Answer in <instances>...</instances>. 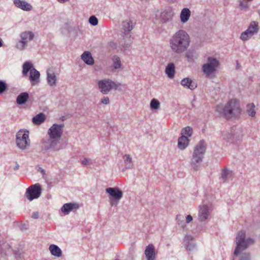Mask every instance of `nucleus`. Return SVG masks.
Returning a JSON list of instances; mask_svg holds the SVG:
<instances>
[{
	"label": "nucleus",
	"instance_id": "79ce46f5",
	"mask_svg": "<svg viewBox=\"0 0 260 260\" xmlns=\"http://www.w3.org/2000/svg\"><path fill=\"white\" fill-rule=\"evenodd\" d=\"M89 22L91 25L95 26L98 24V19L95 16H91L89 18Z\"/></svg>",
	"mask_w": 260,
	"mask_h": 260
},
{
	"label": "nucleus",
	"instance_id": "a878e982",
	"mask_svg": "<svg viewBox=\"0 0 260 260\" xmlns=\"http://www.w3.org/2000/svg\"><path fill=\"white\" fill-rule=\"evenodd\" d=\"M233 175L232 171L226 168H223L221 172L220 179L223 182L231 179Z\"/></svg>",
	"mask_w": 260,
	"mask_h": 260
},
{
	"label": "nucleus",
	"instance_id": "f03ea898",
	"mask_svg": "<svg viewBox=\"0 0 260 260\" xmlns=\"http://www.w3.org/2000/svg\"><path fill=\"white\" fill-rule=\"evenodd\" d=\"M190 43L189 35L182 29L177 31L169 40V45L172 51L177 54H182L187 51Z\"/></svg>",
	"mask_w": 260,
	"mask_h": 260
},
{
	"label": "nucleus",
	"instance_id": "9b49d317",
	"mask_svg": "<svg viewBox=\"0 0 260 260\" xmlns=\"http://www.w3.org/2000/svg\"><path fill=\"white\" fill-rule=\"evenodd\" d=\"M120 85L109 79L101 80L98 82L99 89L104 94H108L112 89H117Z\"/></svg>",
	"mask_w": 260,
	"mask_h": 260
},
{
	"label": "nucleus",
	"instance_id": "f3484780",
	"mask_svg": "<svg viewBox=\"0 0 260 260\" xmlns=\"http://www.w3.org/2000/svg\"><path fill=\"white\" fill-rule=\"evenodd\" d=\"M210 214V209L207 205H203L199 206L198 219L200 221H205L207 219Z\"/></svg>",
	"mask_w": 260,
	"mask_h": 260
},
{
	"label": "nucleus",
	"instance_id": "5fc2aeb1",
	"mask_svg": "<svg viewBox=\"0 0 260 260\" xmlns=\"http://www.w3.org/2000/svg\"><path fill=\"white\" fill-rule=\"evenodd\" d=\"M218 107H217V111H218Z\"/></svg>",
	"mask_w": 260,
	"mask_h": 260
},
{
	"label": "nucleus",
	"instance_id": "8fccbe9b",
	"mask_svg": "<svg viewBox=\"0 0 260 260\" xmlns=\"http://www.w3.org/2000/svg\"><path fill=\"white\" fill-rule=\"evenodd\" d=\"M19 169V165L17 162H16L15 166L14 167L13 170L14 171H17Z\"/></svg>",
	"mask_w": 260,
	"mask_h": 260
},
{
	"label": "nucleus",
	"instance_id": "473e14b6",
	"mask_svg": "<svg viewBox=\"0 0 260 260\" xmlns=\"http://www.w3.org/2000/svg\"><path fill=\"white\" fill-rule=\"evenodd\" d=\"M175 72V67L173 63H169L166 67L165 73L170 78L174 77Z\"/></svg>",
	"mask_w": 260,
	"mask_h": 260
},
{
	"label": "nucleus",
	"instance_id": "7ed1b4c3",
	"mask_svg": "<svg viewBox=\"0 0 260 260\" xmlns=\"http://www.w3.org/2000/svg\"><path fill=\"white\" fill-rule=\"evenodd\" d=\"M206 150V145L204 140H201L194 147L190 165L194 169L197 170L203 160Z\"/></svg>",
	"mask_w": 260,
	"mask_h": 260
},
{
	"label": "nucleus",
	"instance_id": "c03bdc74",
	"mask_svg": "<svg viewBox=\"0 0 260 260\" xmlns=\"http://www.w3.org/2000/svg\"><path fill=\"white\" fill-rule=\"evenodd\" d=\"M7 87V85L6 83L4 81L1 80V94L5 91Z\"/></svg>",
	"mask_w": 260,
	"mask_h": 260
},
{
	"label": "nucleus",
	"instance_id": "de8ad7c7",
	"mask_svg": "<svg viewBox=\"0 0 260 260\" xmlns=\"http://www.w3.org/2000/svg\"><path fill=\"white\" fill-rule=\"evenodd\" d=\"M89 159L85 158L81 161V164L83 166H86L89 162Z\"/></svg>",
	"mask_w": 260,
	"mask_h": 260
},
{
	"label": "nucleus",
	"instance_id": "4c0bfd02",
	"mask_svg": "<svg viewBox=\"0 0 260 260\" xmlns=\"http://www.w3.org/2000/svg\"><path fill=\"white\" fill-rule=\"evenodd\" d=\"M192 134V128L190 126H186L182 129L181 136H187V138L191 136Z\"/></svg>",
	"mask_w": 260,
	"mask_h": 260
},
{
	"label": "nucleus",
	"instance_id": "c756f323",
	"mask_svg": "<svg viewBox=\"0 0 260 260\" xmlns=\"http://www.w3.org/2000/svg\"><path fill=\"white\" fill-rule=\"evenodd\" d=\"M184 243L187 250H191L195 247L193 237L190 235H186L184 237Z\"/></svg>",
	"mask_w": 260,
	"mask_h": 260
},
{
	"label": "nucleus",
	"instance_id": "a211bd4d",
	"mask_svg": "<svg viewBox=\"0 0 260 260\" xmlns=\"http://www.w3.org/2000/svg\"><path fill=\"white\" fill-rule=\"evenodd\" d=\"M47 82L50 86H55L56 85L57 77L55 74L54 69L52 67L47 69Z\"/></svg>",
	"mask_w": 260,
	"mask_h": 260
},
{
	"label": "nucleus",
	"instance_id": "39448f33",
	"mask_svg": "<svg viewBox=\"0 0 260 260\" xmlns=\"http://www.w3.org/2000/svg\"><path fill=\"white\" fill-rule=\"evenodd\" d=\"M220 67L219 61L214 57H208L207 63L202 66V71L206 77L213 78L215 77L217 70Z\"/></svg>",
	"mask_w": 260,
	"mask_h": 260
},
{
	"label": "nucleus",
	"instance_id": "393cba45",
	"mask_svg": "<svg viewBox=\"0 0 260 260\" xmlns=\"http://www.w3.org/2000/svg\"><path fill=\"white\" fill-rule=\"evenodd\" d=\"M189 140L187 136H181L178 140V147L183 150L185 149L189 144Z\"/></svg>",
	"mask_w": 260,
	"mask_h": 260
},
{
	"label": "nucleus",
	"instance_id": "09e8293b",
	"mask_svg": "<svg viewBox=\"0 0 260 260\" xmlns=\"http://www.w3.org/2000/svg\"><path fill=\"white\" fill-rule=\"evenodd\" d=\"M31 217L34 219H38L39 218V213L38 212H33Z\"/></svg>",
	"mask_w": 260,
	"mask_h": 260
},
{
	"label": "nucleus",
	"instance_id": "72a5a7b5",
	"mask_svg": "<svg viewBox=\"0 0 260 260\" xmlns=\"http://www.w3.org/2000/svg\"><path fill=\"white\" fill-rule=\"evenodd\" d=\"M125 167L122 169L124 171L126 169H130L133 168L134 165L132 162V159L128 154H125L123 156Z\"/></svg>",
	"mask_w": 260,
	"mask_h": 260
},
{
	"label": "nucleus",
	"instance_id": "603ef678",
	"mask_svg": "<svg viewBox=\"0 0 260 260\" xmlns=\"http://www.w3.org/2000/svg\"><path fill=\"white\" fill-rule=\"evenodd\" d=\"M41 173L43 174H44L45 173V171L44 170V169H41Z\"/></svg>",
	"mask_w": 260,
	"mask_h": 260
},
{
	"label": "nucleus",
	"instance_id": "ea45409f",
	"mask_svg": "<svg viewBox=\"0 0 260 260\" xmlns=\"http://www.w3.org/2000/svg\"><path fill=\"white\" fill-rule=\"evenodd\" d=\"M150 106L152 110H157L159 108L160 103L157 100L153 99L150 102Z\"/></svg>",
	"mask_w": 260,
	"mask_h": 260
},
{
	"label": "nucleus",
	"instance_id": "6e6552de",
	"mask_svg": "<svg viewBox=\"0 0 260 260\" xmlns=\"http://www.w3.org/2000/svg\"><path fill=\"white\" fill-rule=\"evenodd\" d=\"M16 143L17 146L21 150L28 149L30 143L28 131H19L16 134Z\"/></svg>",
	"mask_w": 260,
	"mask_h": 260
},
{
	"label": "nucleus",
	"instance_id": "e433bc0d",
	"mask_svg": "<svg viewBox=\"0 0 260 260\" xmlns=\"http://www.w3.org/2000/svg\"><path fill=\"white\" fill-rule=\"evenodd\" d=\"M113 68L115 69H118L121 67L120 58L117 55H114L112 57Z\"/></svg>",
	"mask_w": 260,
	"mask_h": 260
},
{
	"label": "nucleus",
	"instance_id": "aec40b11",
	"mask_svg": "<svg viewBox=\"0 0 260 260\" xmlns=\"http://www.w3.org/2000/svg\"><path fill=\"white\" fill-rule=\"evenodd\" d=\"M13 3L16 7L25 11H30L32 9L31 4L25 1H14Z\"/></svg>",
	"mask_w": 260,
	"mask_h": 260
},
{
	"label": "nucleus",
	"instance_id": "5701e85b",
	"mask_svg": "<svg viewBox=\"0 0 260 260\" xmlns=\"http://www.w3.org/2000/svg\"><path fill=\"white\" fill-rule=\"evenodd\" d=\"M145 254L147 260H154L155 258V252L154 247L152 244H149L146 246L145 250Z\"/></svg>",
	"mask_w": 260,
	"mask_h": 260
},
{
	"label": "nucleus",
	"instance_id": "1a4fd4ad",
	"mask_svg": "<svg viewBox=\"0 0 260 260\" xmlns=\"http://www.w3.org/2000/svg\"><path fill=\"white\" fill-rule=\"evenodd\" d=\"M259 30V23L256 21H252L248 25L247 28L241 34L240 38L242 41H247L252 36L257 35Z\"/></svg>",
	"mask_w": 260,
	"mask_h": 260
},
{
	"label": "nucleus",
	"instance_id": "4468645a",
	"mask_svg": "<svg viewBox=\"0 0 260 260\" xmlns=\"http://www.w3.org/2000/svg\"><path fill=\"white\" fill-rule=\"evenodd\" d=\"M42 189L40 184L36 183L26 189L25 196L30 201L39 198L41 194Z\"/></svg>",
	"mask_w": 260,
	"mask_h": 260
},
{
	"label": "nucleus",
	"instance_id": "864d4df0",
	"mask_svg": "<svg viewBox=\"0 0 260 260\" xmlns=\"http://www.w3.org/2000/svg\"><path fill=\"white\" fill-rule=\"evenodd\" d=\"M1 46H3V43H2V40H1Z\"/></svg>",
	"mask_w": 260,
	"mask_h": 260
},
{
	"label": "nucleus",
	"instance_id": "f704fd0d",
	"mask_svg": "<svg viewBox=\"0 0 260 260\" xmlns=\"http://www.w3.org/2000/svg\"><path fill=\"white\" fill-rule=\"evenodd\" d=\"M46 119V116L43 113H40L32 118V122L35 124H40Z\"/></svg>",
	"mask_w": 260,
	"mask_h": 260
},
{
	"label": "nucleus",
	"instance_id": "0eeeda50",
	"mask_svg": "<svg viewBox=\"0 0 260 260\" xmlns=\"http://www.w3.org/2000/svg\"><path fill=\"white\" fill-rule=\"evenodd\" d=\"M40 147L41 150L44 152L47 151H58L62 148L60 142L49 136L41 140Z\"/></svg>",
	"mask_w": 260,
	"mask_h": 260
},
{
	"label": "nucleus",
	"instance_id": "58836bf2",
	"mask_svg": "<svg viewBox=\"0 0 260 260\" xmlns=\"http://www.w3.org/2000/svg\"><path fill=\"white\" fill-rule=\"evenodd\" d=\"M123 28L125 31H129L133 28V22L131 20L124 21Z\"/></svg>",
	"mask_w": 260,
	"mask_h": 260
},
{
	"label": "nucleus",
	"instance_id": "423d86ee",
	"mask_svg": "<svg viewBox=\"0 0 260 260\" xmlns=\"http://www.w3.org/2000/svg\"><path fill=\"white\" fill-rule=\"evenodd\" d=\"M22 75L23 76H27L29 71V80L31 85H35L40 81V72L33 67V64L29 61L25 62L22 66Z\"/></svg>",
	"mask_w": 260,
	"mask_h": 260
},
{
	"label": "nucleus",
	"instance_id": "c85d7f7f",
	"mask_svg": "<svg viewBox=\"0 0 260 260\" xmlns=\"http://www.w3.org/2000/svg\"><path fill=\"white\" fill-rule=\"evenodd\" d=\"M82 60L88 65H92L94 62V60L92 57L90 52L85 51L81 55Z\"/></svg>",
	"mask_w": 260,
	"mask_h": 260
},
{
	"label": "nucleus",
	"instance_id": "a19ab883",
	"mask_svg": "<svg viewBox=\"0 0 260 260\" xmlns=\"http://www.w3.org/2000/svg\"><path fill=\"white\" fill-rule=\"evenodd\" d=\"M177 223L180 225L183 229L186 227L185 223L183 220V217L181 215H177L176 218Z\"/></svg>",
	"mask_w": 260,
	"mask_h": 260
},
{
	"label": "nucleus",
	"instance_id": "49530a36",
	"mask_svg": "<svg viewBox=\"0 0 260 260\" xmlns=\"http://www.w3.org/2000/svg\"><path fill=\"white\" fill-rule=\"evenodd\" d=\"M192 220V217L190 215H188L186 217V222L190 223Z\"/></svg>",
	"mask_w": 260,
	"mask_h": 260
},
{
	"label": "nucleus",
	"instance_id": "7c9ffc66",
	"mask_svg": "<svg viewBox=\"0 0 260 260\" xmlns=\"http://www.w3.org/2000/svg\"><path fill=\"white\" fill-rule=\"evenodd\" d=\"M246 113L251 118H255L256 116L255 106L254 103H249L246 105Z\"/></svg>",
	"mask_w": 260,
	"mask_h": 260
},
{
	"label": "nucleus",
	"instance_id": "3c124183",
	"mask_svg": "<svg viewBox=\"0 0 260 260\" xmlns=\"http://www.w3.org/2000/svg\"><path fill=\"white\" fill-rule=\"evenodd\" d=\"M57 1L60 3H64L65 2H68L69 0H57Z\"/></svg>",
	"mask_w": 260,
	"mask_h": 260
},
{
	"label": "nucleus",
	"instance_id": "9d476101",
	"mask_svg": "<svg viewBox=\"0 0 260 260\" xmlns=\"http://www.w3.org/2000/svg\"><path fill=\"white\" fill-rule=\"evenodd\" d=\"M20 39L16 42L15 47L20 51L24 50L28 46V43L31 41L35 37L34 32L24 31L20 33Z\"/></svg>",
	"mask_w": 260,
	"mask_h": 260
},
{
	"label": "nucleus",
	"instance_id": "20e7f679",
	"mask_svg": "<svg viewBox=\"0 0 260 260\" xmlns=\"http://www.w3.org/2000/svg\"><path fill=\"white\" fill-rule=\"evenodd\" d=\"M239 102L236 99H232L228 102L223 109V114L227 119L238 117L241 112Z\"/></svg>",
	"mask_w": 260,
	"mask_h": 260
},
{
	"label": "nucleus",
	"instance_id": "2f4dec72",
	"mask_svg": "<svg viewBox=\"0 0 260 260\" xmlns=\"http://www.w3.org/2000/svg\"><path fill=\"white\" fill-rule=\"evenodd\" d=\"M49 249L51 254L54 256L59 257L62 255V251L60 248L57 245L51 244L49 246Z\"/></svg>",
	"mask_w": 260,
	"mask_h": 260
},
{
	"label": "nucleus",
	"instance_id": "ddd939ff",
	"mask_svg": "<svg viewBox=\"0 0 260 260\" xmlns=\"http://www.w3.org/2000/svg\"><path fill=\"white\" fill-rule=\"evenodd\" d=\"M106 191L110 196L111 205L112 206H117L119 201L123 197L122 191L117 187L107 188Z\"/></svg>",
	"mask_w": 260,
	"mask_h": 260
},
{
	"label": "nucleus",
	"instance_id": "412c9836",
	"mask_svg": "<svg viewBox=\"0 0 260 260\" xmlns=\"http://www.w3.org/2000/svg\"><path fill=\"white\" fill-rule=\"evenodd\" d=\"M180 84L183 87L191 90L194 89L197 87V83L189 78H183L181 81Z\"/></svg>",
	"mask_w": 260,
	"mask_h": 260
},
{
	"label": "nucleus",
	"instance_id": "f8f14e48",
	"mask_svg": "<svg viewBox=\"0 0 260 260\" xmlns=\"http://www.w3.org/2000/svg\"><path fill=\"white\" fill-rule=\"evenodd\" d=\"M222 139L226 142L237 141L241 137V131L236 127H232L229 131L222 132Z\"/></svg>",
	"mask_w": 260,
	"mask_h": 260
},
{
	"label": "nucleus",
	"instance_id": "b1692460",
	"mask_svg": "<svg viewBox=\"0 0 260 260\" xmlns=\"http://www.w3.org/2000/svg\"><path fill=\"white\" fill-rule=\"evenodd\" d=\"M12 253L11 246L7 242L1 243V257L6 256Z\"/></svg>",
	"mask_w": 260,
	"mask_h": 260
},
{
	"label": "nucleus",
	"instance_id": "f257e3e1",
	"mask_svg": "<svg viewBox=\"0 0 260 260\" xmlns=\"http://www.w3.org/2000/svg\"><path fill=\"white\" fill-rule=\"evenodd\" d=\"M254 243L253 239L246 238L245 231H241L237 233L236 237V246L235 249L233 260H251L250 254L246 249Z\"/></svg>",
	"mask_w": 260,
	"mask_h": 260
},
{
	"label": "nucleus",
	"instance_id": "4be33fe9",
	"mask_svg": "<svg viewBox=\"0 0 260 260\" xmlns=\"http://www.w3.org/2000/svg\"><path fill=\"white\" fill-rule=\"evenodd\" d=\"M185 52V57L189 62H193L198 57V53L194 49H188Z\"/></svg>",
	"mask_w": 260,
	"mask_h": 260
},
{
	"label": "nucleus",
	"instance_id": "c9c22d12",
	"mask_svg": "<svg viewBox=\"0 0 260 260\" xmlns=\"http://www.w3.org/2000/svg\"><path fill=\"white\" fill-rule=\"evenodd\" d=\"M239 4V7L241 10H247L249 5V2L252 1L253 0H237Z\"/></svg>",
	"mask_w": 260,
	"mask_h": 260
},
{
	"label": "nucleus",
	"instance_id": "2eb2a0df",
	"mask_svg": "<svg viewBox=\"0 0 260 260\" xmlns=\"http://www.w3.org/2000/svg\"><path fill=\"white\" fill-rule=\"evenodd\" d=\"M63 124H53L48 130V135L53 139L60 142L63 134Z\"/></svg>",
	"mask_w": 260,
	"mask_h": 260
},
{
	"label": "nucleus",
	"instance_id": "dca6fc26",
	"mask_svg": "<svg viewBox=\"0 0 260 260\" xmlns=\"http://www.w3.org/2000/svg\"><path fill=\"white\" fill-rule=\"evenodd\" d=\"M174 12L171 8H167L161 12L160 20L161 23H166L172 21Z\"/></svg>",
	"mask_w": 260,
	"mask_h": 260
},
{
	"label": "nucleus",
	"instance_id": "cd10ccee",
	"mask_svg": "<svg viewBox=\"0 0 260 260\" xmlns=\"http://www.w3.org/2000/svg\"><path fill=\"white\" fill-rule=\"evenodd\" d=\"M29 94L26 92L20 93L16 98V103L19 105L25 104L29 99Z\"/></svg>",
	"mask_w": 260,
	"mask_h": 260
},
{
	"label": "nucleus",
	"instance_id": "37998d69",
	"mask_svg": "<svg viewBox=\"0 0 260 260\" xmlns=\"http://www.w3.org/2000/svg\"><path fill=\"white\" fill-rule=\"evenodd\" d=\"M131 43H131V41H129L127 43H124L123 44L122 43L121 44V45H122L123 49L125 50L129 49V48L131 46Z\"/></svg>",
	"mask_w": 260,
	"mask_h": 260
},
{
	"label": "nucleus",
	"instance_id": "6ab92c4d",
	"mask_svg": "<svg viewBox=\"0 0 260 260\" xmlns=\"http://www.w3.org/2000/svg\"><path fill=\"white\" fill-rule=\"evenodd\" d=\"M79 208L78 204L75 203H66L62 206L61 211L65 215H68L71 211H76Z\"/></svg>",
	"mask_w": 260,
	"mask_h": 260
},
{
	"label": "nucleus",
	"instance_id": "a18cd8bd",
	"mask_svg": "<svg viewBox=\"0 0 260 260\" xmlns=\"http://www.w3.org/2000/svg\"><path fill=\"white\" fill-rule=\"evenodd\" d=\"M109 102V99L108 96H104L101 100V103L104 105H108Z\"/></svg>",
	"mask_w": 260,
	"mask_h": 260
},
{
	"label": "nucleus",
	"instance_id": "bb28decb",
	"mask_svg": "<svg viewBox=\"0 0 260 260\" xmlns=\"http://www.w3.org/2000/svg\"><path fill=\"white\" fill-rule=\"evenodd\" d=\"M191 15L190 10L187 8H183L180 13V20L182 23H185L188 21Z\"/></svg>",
	"mask_w": 260,
	"mask_h": 260
}]
</instances>
